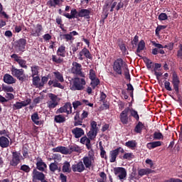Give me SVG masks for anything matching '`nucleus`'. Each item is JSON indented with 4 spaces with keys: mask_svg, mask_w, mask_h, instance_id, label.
<instances>
[{
    "mask_svg": "<svg viewBox=\"0 0 182 182\" xmlns=\"http://www.w3.org/2000/svg\"><path fill=\"white\" fill-rule=\"evenodd\" d=\"M56 114L54 117V122L55 123H65L66 122V117L62 114V113H66L67 117L69 114H72V104L70 102H66L63 107H60L55 112Z\"/></svg>",
    "mask_w": 182,
    "mask_h": 182,
    "instance_id": "f257e3e1",
    "label": "nucleus"
},
{
    "mask_svg": "<svg viewBox=\"0 0 182 182\" xmlns=\"http://www.w3.org/2000/svg\"><path fill=\"white\" fill-rule=\"evenodd\" d=\"M97 132H99V127H97V122H96V121H92L90 122V131L87 134L88 138L84 144L86 146L87 150H92L91 140H95V138L96 137V136H97Z\"/></svg>",
    "mask_w": 182,
    "mask_h": 182,
    "instance_id": "f03ea898",
    "label": "nucleus"
},
{
    "mask_svg": "<svg viewBox=\"0 0 182 182\" xmlns=\"http://www.w3.org/2000/svg\"><path fill=\"white\" fill-rule=\"evenodd\" d=\"M11 75L18 79L19 82L23 83L26 80H28V75H25V70L23 69H18L15 66L12 65L11 68Z\"/></svg>",
    "mask_w": 182,
    "mask_h": 182,
    "instance_id": "7ed1b4c3",
    "label": "nucleus"
},
{
    "mask_svg": "<svg viewBox=\"0 0 182 182\" xmlns=\"http://www.w3.org/2000/svg\"><path fill=\"white\" fill-rule=\"evenodd\" d=\"M54 76L55 77V80H50L48 81V85L53 86V87H58L59 89H63V85L60 84L59 82H63V75L59 72H54Z\"/></svg>",
    "mask_w": 182,
    "mask_h": 182,
    "instance_id": "20e7f679",
    "label": "nucleus"
},
{
    "mask_svg": "<svg viewBox=\"0 0 182 182\" xmlns=\"http://www.w3.org/2000/svg\"><path fill=\"white\" fill-rule=\"evenodd\" d=\"M86 85V80L78 77L73 78V85L70 87V90H83Z\"/></svg>",
    "mask_w": 182,
    "mask_h": 182,
    "instance_id": "39448f33",
    "label": "nucleus"
},
{
    "mask_svg": "<svg viewBox=\"0 0 182 182\" xmlns=\"http://www.w3.org/2000/svg\"><path fill=\"white\" fill-rule=\"evenodd\" d=\"M11 159H9V164L11 167H18V165L21 163L22 156L19 151H12Z\"/></svg>",
    "mask_w": 182,
    "mask_h": 182,
    "instance_id": "423d86ee",
    "label": "nucleus"
},
{
    "mask_svg": "<svg viewBox=\"0 0 182 182\" xmlns=\"http://www.w3.org/2000/svg\"><path fill=\"white\" fill-rule=\"evenodd\" d=\"M171 83L173 85V90H175L176 95H178L180 93V77L176 71L172 73V80Z\"/></svg>",
    "mask_w": 182,
    "mask_h": 182,
    "instance_id": "0eeeda50",
    "label": "nucleus"
},
{
    "mask_svg": "<svg viewBox=\"0 0 182 182\" xmlns=\"http://www.w3.org/2000/svg\"><path fill=\"white\" fill-rule=\"evenodd\" d=\"M71 73L76 75V76H80V77H85V73L82 72V65L77 62H73Z\"/></svg>",
    "mask_w": 182,
    "mask_h": 182,
    "instance_id": "6e6552de",
    "label": "nucleus"
},
{
    "mask_svg": "<svg viewBox=\"0 0 182 182\" xmlns=\"http://www.w3.org/2000/svg\"><path fill=\"white\" fill-rule=\"evenodd\" d=\"M123 59L122 58H117L114 62V64L112 65L113 70L117 75H122L123 72L122 69H123Z\"/></svg>",
    "mask_w": 182,
    "mask_h": 182,
    "instance_id": "1a4fd4ad",
    "label": "nucleus"
},
{
    "mask_svg": "<svg viewBox=\"0 0 182 182\" xmlns=\"http://www.w3.org/2000/svg\"><path fill=\"white\" fill-rule=\"evenodd\" d=\"M82 164L85 168L90 170V167L93 166V161H95V155L88 154V156H84L82 159Z\"/></svg>",
    "mask_w": 182,
    "mask_h": 182,
    "instance_id": "9d476101",
    "label": "nucleus"
},
{
    "mask_svg": "<svg viewBox=\"0 0 182 182\" xmlns=\"http://www.w3.org/2000/svg\"><path fill=\"white\" fill-rule=\"evenodd\" d=\"M11 59H14V62H16L23 69H28V65H26V60H23L22 57L18 55V54H13L11 55Z\"/></svg>",
    "mask_w": 182,
    "mask_h": 182,
    "instance_id": "9b49d317",
    "label": "nucleus"
},
{
    "mask_svg": "<svg viewBox=\"0 0 182 182\" xmlns=\"http://www.w3.org/2000/svg\"><path fill=\"white\" fill-rule=\"evenodd\" d=\"M32 178L33 182H38L43 181L44 178H46V176L43 172H41L40 171H38V169H33L32 172Z\"/></svg>",
    "mask_w": 182,
    "mask_h": 182,
    "instance_id": "f8f14e48",
    "label": "nucleus"
},
{
    "mask_svg": "<svg viewBox=\"0 0 182 182\" xmlns=\"http://www.w3.org/2000/svg\"><path fill=\"white\" fill-rule=\"evenodd\" d=\"M114 173L115 176H118L119 180L123 181L126 177H127V171L126 168L123 167H117L114 168Z\"/></svg>",
    "mask_w": 182,
    "mask_h": 182,
    "instance_id": "ddd939ff",
    "label": "nucleus"
},
{
    "mask_svg": "<svg viewBox=\"0 0 182 182\" xmlns=\"http://www.w3.org/2000/svg\"><path fill=\"white\" fill-rule=\"evenodd\" d=\"M48 97L50 100L47 102L48 108L55 109V107H56V106L59 105L58 103V95L53 93H50L48 94Z\"/></svg>",
    "mask_w": 182,
    "mask_h": 182,
    "instance_id": "4468645a",
    "label": "nucleus"
},
{
    "mask_svg": "<svg viewBox=\"0 0 182 182\" xmlns=\"http://www.w3.org/2000/svg\"><path fill=\"white\" fill-rule=\"evenodd\" d=\"M130 110V107H126L120 114H119V119L122 124H129V111Z\"/></svg>",
    "mask_w": 182,
    "mask_h": 182,
    "instance_id": "2eb2a0df",
    "label": "nucleus"
},
{
    "mask_svg": "<svg viewBox=\"0 0 182 182\" xmlns=\"http://www.w3.org/2000/svg\"><path fill=\"white\" fill-rule=\"evenodd\" d=\"M36 170H38V171L44 172L48 168V165L45 162H43V160L41 157L36 158Z\"/></svg>",
    "mask_w": 182,
    "mask_h": 182,
    "instance_id": "dca6fc26",
    "label": "nucleus"
},
{
    "mask_svg": "<svg viewBox=\"0 0 182 182\" xmlns=\"http://www.w3.org/2000/svg\"><path fill=\"white\" fill-rule=\"evenodd\" d=\"M71 168L74 173H83L86 168L82 161H78L77 164H73Z\"/></svg>",
    "mask_w": 182,
    "mask_h": 182,
    "instance_id": "f3484780",
    "label": "nucleus"
},
{
    "mask_svg": "<svg viewBox=\"0 0 182 182\" xmlns=\"http://www.w3.org/2000/svg\"><path fill=\"white\" fill-rule=\"evenodd\" d=\"M77 35H79V33H77L76 31H73L69 33L60 34V37L61 39H64L65 42H69L70 41H75V37L73 36H77Z\"/></svg>",
    "mask_w": 182,
    "mask_h": 182,
    "instance_id": "a211bd4d",
    "label": "nucleus"
},
{
    "mask_svg": "<svg viewBox=\"0 0 182 182\" xmlns=\"http://www.w3.org/2000/svg\"><path fill=\"white\" fill-rule=\"evenodd\" d=\"M26 46V39L20 38L15 42L14 48L18 49L19 52H23L25 50V47Z\"/></svg>",
    "mask_w": 182,
    "mask_h": 182,
    "instance_id": "6ab92c4d",
    "label": "nucleus"
},
{
    "mask_svg": "<svg viewBox=\"0 0 182 182\" xmlns=\"http://www.w3.org/2000/svg\"><path fill=\"white\" fill-rule=\"evenodd\" d=\"M90 14H92L91 9H82L78 11V18H85V19H90Z\"/></svg>",
    "mask_w": 182,
    "mask_h": 182,
    "instance_id": "aec40b11",
    "label": "nucleus"
},
{
    "mask_svg": "<svg viewBox=\"0 0 182 182\" xmlns=\"http://www.w3.org/2000/svg\"><path fill=\"white\" fill-rule=\"evenodd\" d=\"M83 55L87 58V59H92V54H90V51H89L86 48H84L81 51H80L78 54L79 60H83Z\"/></svg>",
    "mask_w": 182,
    "mask_h": 182,
    "instance_id": "412c9836",
    "label": "nucleus"
},
{
    "mask_svg": "<svg viewBox=\"0 0 182 182\" xmlns=\"http://www.w3.org/2000/svg\"><path fill=\"white\" fill-rule=\"evenodd\" d=\"M72 134L75 139H80L82 136H85V131L82 128L75 127L72 129Z\"/></svg>",
    "mask_w": 182,
    "mask_h": 182,
    "instance_id": "4be33fe9",
    "label": "nucleus"
},
{
    "mask_svg": "<svg viewBox=\"0 0 182 182\" xmlns=\"http://www.w3.org/2000/svg\"><path fill=\"white\" fill-rule=\"evenodd\" d=\"M3 80L4 83H6L7 85H14V83H16V79L14 78L11 74H5L4 75Z\"/></svg>",
    "mask_w": 182,
    "mask_h": 182,
    "instance_id": "5701e85b",
    "label": "nucleus"
},
{
    "mask_svg": "<svg viewBox=\"0 0 182 182\" xmlns=\"http://www.w3.org/2000/svg\"><path fill=\"white\" fill-rule=\"evenodd\" d=\"M43 32V26L42 24H37L36 27V31L32 30L31 36H41V33Z\"/></svg>",
    "mask_w": 182,
    "mask_h": 182,
    "instance_id": "b1692460",
    "label": "nucleus"
},
{
    "mask_svg": "<svg viewBox=\"0 0 182 182\" xmlns=\"http://www.w3.org/2000/svg\"><path fill=\"white\" fill-rule=\"evenodd\" d=\"M144 49H146V42H144V40H141L138 43L137 48H136V50L135 52L136 56H139V58H141V56L139 55V53Z\"/></svg>",
    "mask_w": 182,
    "mask_h": 182,
    "instance_id": "393cba45",
    "label": "nucleus"
},
{
    "mask_svg": "<svg viewBox=\"0 0 182 182\" xmlns=\"http://www.w3.org/2000/svg\"><path fill=\"white\" fill-rule=\"evenodd\" d=\"M0 147L2 149H6V147H9V139L6 136H0Z\"/></svg>",
    "mask_w": 182,
    "mask_h": 182,
    "instance_id": "a878e982",
    "label": "nucleus"
},
{
    "mask_svg": "<svg viewBox=\"0 0 182 182\" xmlns=\"http://www.w3.org/2000/svg\"><path fill=\"white\" fill-rule=\"evenodd\" d=\"M154 173V171L150 168H140L138 170V175L139 177H143V176H148V174H151Z\"/></svg>",
    "mask_w": 182,
    "mask_h": 182,
    "instance_id": "bb28decb",
    "label": "nucleus"
},
{
    "mask_svg": "<svg viewBox=\"0 0 182 182\" xmlns=\"http://www.w3.org/2000/svg\"><path fill=\"white\" fill-rule=\"evenodd\" d=\"M82 123H83V119L80 117V114L77 112L74 117V126H82Z\"/></svg>",
    "mask_w": 182,
    "mask_h": 182,
    "instance_id": "cd10ccee",
    "label": "nucleus"
},
{
    "mask_svg": "<svg viewBox=\"0 0 182 182\" xmlns=\"http://www.w3.org/2000/svg\"><path fill=\"white\" fill-rule=\"evenodd\" d=\"M117 156H119V149H114L109 152V161L110 163H114L116 161V159H117Z\"/></svg>",
    "mask_w": 182,
    "mask_h": 182,
    "instance_id": "c85d7f7f",
    "label": "nucleus"
},
{
    "mask_svg": "<svg viewBox=\"0 0 182 182\" xmlns=\"http://www.w3.org/2000/svg\"><path fill=\"white\" fill-rule=\"evenodd\" d=\"M61 2H63V0H49L47 4L50 8H56L60 6Z\"/></svg>",
    "mask_w": 182,
    "mask_h": 182,
    "instance_id": "c756f323",
    "label": "nucleus"
},
{
    "mask_svg": "<svg viewBox=\"0 0 182 182\" xmlns=\"http://www.w3.org/2000/svg\"><path fill=\"white\" fill-rule=\"evenodd\" d=\"M160 146H161V141H160L149 142L146 144V147H147V149H149V150L156 149V147H160Z\"/></svg>",
    "mask_w": 182,
    "mask_h": 182,
    "instance_id": "7c9ffc66",
    "label": "nucleus"
},
{
    "mask_svg": "<svg viewBox=\"0 0 182 182\" xmlns=\"http://www.w3.org/2000/svg\"><path fill=\"white\" fill-rule=\"evenodd\" d=\"M143 129H144V124L141 122H138L137 124L135 126L134 131L135 133L141 134V132H143Z\"/></svg>",
    "mask_w": 182,
    "mask_h": 182,
    "instance_id": "2f4dec72",
    "label": "nucleus"
},
{
    "mask_svg": "<svg viewBox=\"0 0 182 182\" xmlns=\"http://www.w3.org/2000/svg\"><path fill=\"white\" fill-rule=\"evenodd\" d=\"M58 56H61L62 58H65L66 56V47L65 46H60L57 50Z\"/></svg>",
    "mask_w": 182,
    "mask_h": 182,
    "instance_id": "473e14b6",
    "label": "nucleus"
},
{
    "mask_svg": "<svg viewBox=\"0 0 182 182\" xmlns=\"http://www.w3.org/2000/svg\"><path fill=\"white\" fill-rule=\"evenodd\" d=\"M126 147L134 150L137 147V141L136 140L128 141L125 143Z\"/></svg>",
    "mask_w": 182,
    "mask_h": 182,
    "instance_id": "72a5a7b5",
    "label": "nucleus"
},
{
    "mask_svg": "<svg viewBox=\"0 0 182 182\" xmlns=\"http://www.w3.org/2000/svg\"><path fill=\"white\" fill-rule=\"evenodd\" d=\"M31 77H33V76H38L39 75V69H41V67L38 65H34L31 67Z\"/></svg>",
    "mask_w": 182,
    "mask_h": 182,
    "instance_id": "f704fd0d",
    "label": "nucleus"
},
{
    "mask_svg": "<svg viewBox=\"0 0 182 182\" xmlns=\"http://www.w3.org/2000/svg\"><path fill=\"white\" fill-rule=\"evenodd\" d=\"M39 119V114H38V112H35L31 115V120L34 123V124H36V126H39V124H41Z\"/></svg>",
    "mask_w": 182,
    "mask_h": 182,
    "instance_id": "c9c22d12",
    "label": "nucleus"
},
{
    "mask_svg": "<svg viewBox=\"0 0 182 182\" xmlns=\"http://www.w3.org/2000/svg\"><path fill=\"white\" fill-rule=\"evenodd\" d=\"M129 113H130V116H132V117H134V119H135L136 122H139V120H140V116H139V113L133 108H129Z\"/></svg>",
    "mask_w": 182,
    "mask_h": 182,
    "instance_id": "e433bc0d",
    "label": "nucleus"
},
{
    "mask_svg": "<svg viewBox=\"0 0 182 182\" xmlns=\"http://www.w3.org/2000/svg\"><path fill=\"white\" fill-rule=\"evenodd\" d=\"M70 163L65 161L63 166V173H71Z\"/></svg>",
    "mask_w": 182,
    "mask_h": 182,
    "instance_id": "4c0bfd02",
    "label": "nucleus"
},
{
    "mask_svg": "<svg viewBox=\"0 0 182 182\" xmlns=\"http://www.w3.org/2000/svg\"><path fill=\"white\" fill-rule=\"evenodd\" d=\"M99 146L101 159H107V156H106V151L105 150V148H103V146L102 145V141L99 143Z\"/></svg>",
    "mask_w": 182,
    "mask_h": 182,
    "instance_id": "58836bf2",
    "label": "nucleus"
},
{
    "mask_svg": "<svg viewBox=\"0 0 182 182\" xmlns=\"http://www.w3.org/2000/svg\"><path fill=\"white\" fill-rule=\"evenodd\" d=\"M144 62L146 64L147 69H151V68H153V61L149 58L146 57L144 58Z\"/></svg>",
    "mask_w": 182,
    "mask_h": 182,
    "instance_id": "ea45409f",
    "label": "nucleus"
},
{
    "mask_svg": "<svg viewBox=\"0 0 182 182\" xmlns=\"http://www.w3.org/2000/svg\"><path fill=\"white\" fill-rule=\"evenodd\" d=\"M68 150L70 154L71 153H73V151H77V153H79V151H80V148L77 145H71L69 146Z\"/></svg>",
    "mask_w": 182,
    "mask_h": 182,
    "instance_id": "a19ab883",
    "label": "nucleus"
},
{
    "mask_svg": "<svg viewBox=\"0 0 182 182\" xmlns=\"http://www.w3.org/2000/svg\"><path fill=\"white\" fill-rule=\"evenodd\" d=\"M99 85H100V80L99 78L91 80L90 86H92V89H96V87L99 86Z\"/></svg>",
    "mask_w": 182,
    "mask_h": 182,
    "instance_id": "79ce46f5",
    "label": "nucleus"
},
{
    "mask_svg": "<svg viewBox=\"0 0 182 182\" xmlns=\"http://www.w3.org/2000/svg\"><path fill=\"white\" fill-rule=\"evenodd\" d=\"M52 60L54 63H57V65H60V63H63V58H58V56L53 55H52Z\"/></svg>",
    "mask_w": 182,
    "mask_h": 182,
    "instance_id": "37998d69",
    "label": "nucleus"
},
{
    "mask_svg": "<svg viewBox=\"0 0 182 182\" xmlns=\"http://www.w3.org/2000/svg\"><path fill=\"white\" fill-rule=\"evenodd\" d=\"M20 170L21 171H23V173H30L31 171V167L28 165L23 164V165H21Z\"/></svg>",
    "mask_w": 182,
    "mask_h": 182,
    "instance_id": "c03bdc74",
    "label": "nucleus"
},
{
    "mask_svg": "<svg viewBox=\"0 0 182 182\" xmlns=\"http://www.w3.org/2000/svg\"><path fill=\"white\" fill-rule=\"evenodd\" d=\"M2 90H4L6 93H12L14 92V87L9 85H3Z\"/></svg>",
    "mask_w": 182,
    "mask_h": 182,
    "instance_id": "a18cd8bd",
    "label": "nucleus"
},
{
    "mask_svg": "<svg viewBox=\"0 0 182 182\" xmlns=\"http://www.w3.org/2000/svg\"><path fill=\"white\" fill-rule=\"evenodd\" d=\"M49 168H50V171H51L53 173H55V171H56L58 168V162H56L55 161L54 163H51L49 165Z\"/></svg>",
    "mask_w": 182,
    "mask_h": 182,
    "instance_id": "49530a36",
    "label": "nucleus"
},
{
    "mask_svg": "<svg viewBox=\"0 0 182 182\" xmlns=\"http://www.w3.org/2000/svg\"><path fill=\"white\" fill-rule=\"evenodd\" d=\"M23 107V104L22 102H16L15 104L13 105V109L14 110H19Z\"/></svg>",
    "mask_w": 182,
    "mask_h": 182,
    "instance_id": "de8ad7c7",
    "label": "nucleus"
},
{
    "mask_svg": "<svg viewBox=\"0 0 182 182\" xmlns=\"http://www.w3.org/2000/svg\"><path fill=\"white\" fill-rule=\"evenodd\" d=\"M22 154L24 159H29V149L26 146L23 147Z\"/></svg>",
    "mask_w": 182,
    "mask_h": 182,
    "instance_id": "09e8293b",
    "label": "nucleus"
},
{
    "mask_svg": "<svg viewBox=\"0 0 182 182\" xmlns=\"http://www.w3.org/2000/svg\"><path fill=\"white\" fill-rule=\"evenodd\" d=\"M164 136H163V134L161 132H155L154 133V140H161V139H164Z\"/></svg>",
    "mask_w": 182,
    "mask_h": 182,
    "instance_id": "8fccbe9b",
    "label": "nucleus"
},
{
    "mask_svg": "<svg viewBox=\"0 0 182 182\" xmlns=\"http://www.w3.org/2000/svg\"><path fill=\"white\" fill-rule=\"evenodd\" d=\"M119 47L120 48V50L122 52L123 55H129V51L127 50L126 45H124V43L119 44Z\"/></svg>",
    "mask_w": 182,
    "mask_h": 182,
    "instance_id": "3c124183",
    "label": "nucleus"
},
{
    "mask_svg": "<svg viewBox=\"0 0 182 182\" xmlns=\"http://www.w3.org/2000/svg\"><path fill=\"white\" fill-rule=\"evenodd\" d=\"M79 12L77 11V10H76V9H73L70 11L71 18L75 19V18H79V16H77Z\"/></svg>",
    "mask_w": 182,
    "mask_h": 182,
    "instance_id": "603ef678",
    "label": "nucleus"
},
{
    "mask_svg": "<svg viewBox=\"0 0 182 182\" xmlns=\"http://www.w3.org/2000/svg\"><path fill=\"white\" fill-rule=\"evenodd\" d=\"M33 77V85L34 86H39V82H41V77L38 75H35Z\"/></svg>",
    "mask_w": 182,
    "mask_h": 182,
    "instance_id": "864d4df0",
    "label": "nucleus"
},
{
    "mask_svg": "<svg viewBox=\"0 0 182 182\" xmlns=\"http://www.w3.org/2000/svg\"><path fill=\"white\" fill-rule=\"evenodd\" d=\"M159 21H167L168 19V16L166 13H161L158 16Z\"/></svg>",
    "mask_w": 182,
    "mask_h": 182,
    "instance_id": "5fc2aeb1",
    "label": "nucleus"
},
{
    "mask_svg": "<svg viewBox=\"0 0 182 182\" xmlns=\"http://www.w3.org/2000/svg\"><path fill=\"white\" fill-rule=\"evenodd\" d=\"M89 77L90 80H94V79H96V72L95 71V70H90Z\"/></svg>",
    "mask_w": 182,
    "mask_h": 182,
    "instance_id": "6e6d98bb",
    "label": "nucleus"
},
{
    "mask_svg": "<svg viewBox=\"0 0 182 182\" xmlns=\"http://www.w3.org/2000/svg\"><path fill=\"white\" fill-rule=\"evenodd\" d=\"M124 75L127 80H129V82L132 80V78L130 77V71L129 70L128 68H126Z\"/></svg>",
    "mask_w": 182,
    "mask_h": 182,
    "instance_id": "4d7b16f0",
    "label": "nucleus"
},
{
    "mask_svg": "<svg viewBox=\"0 0 182 182\" xmlns=\"http://www.w3.org/2000/svg\"><path fill=\"white\" fill-rule=\"evenodd\" d=\"M166 28H167V26H161V25L158 26L155 30L156 35H159L160 33V31H163V29H166Z\"/></svg>",
    "mask_w": 182,
    "mask_h": 182,
    "instance_id": "13d9d810",
    "label": "nucleus"
},
{
    "mask_svg": "<svg viewBox=\"0 0 182 182\" xmlns=\"http://www.w3.org/2000/svg\"><path fill=\"white\" fill-rule=\"evenodd\" d=\"M124 160H131L133 159V154L132 153H125L123 156Z\"/></svg>",
    "mask_w": 182,
    "mask_h": 182,
    "instance_id": "bf43d9fd",
    "label": "nucleus"
},
{
    "mask_svg": "<svg viewBox=\"0 0 182 182\" xmlns=\"http://www.w3.org/2000/svg\"><path fill=\"white\" fill-rule=\"evenodd\" d=\"M170 82L168 81H165L164 82V87L166 90H168V92H171L173 90V88H171V86H170Z\"/></svg>",
    "mask_w": 182,
    "mask_h": 182,
    "instance_id": "052dcab7",
    "label": "nucleus"
},
{
    "mask_svg": "<svg viewBox=\"0 0 182 182\" xmlns=\"http://www.w3.org/2000/svg\"><path fill=\"white\" fill-rule=\"evenodd\" d=\"M49 78L46 76L42 77L41 82L39 84V86L42 87L44 86L45 84L48 83V80Z\"/></svg>",
    "mask_w": 182,
    "mask_h": 182,
    "instance_id": "680f3d73",
    "label": "nucleus"
},
{
    "mask_svg": "<svg viewBox=\"0 0 182 182\" xmlns=\"http://www.w3.org/2000/svg\"><path fill=\"white\" fill-rule=\"evenodd\" d=\"M82 105H83L82 102L77 100L73 102V107H74L75 110H76V109H77L79 106H82Z\"/></svg>",
    "mask_w": 182,
    "mask_h": 182,
    "instance_id": "e2e57ef3",
    "label": "nucleus"
},
{
    "mask_svg": "<svg viewBox=\"0 0 182 182\" xmlns=\"http://www.w3.org/2000/svg\"><path fill=\"white\" fill-rule=\"evenodd\" d=\"M60 153L61 154H70L69 149L65 146H61Z\"/></svg>",
    "mask_w": 182,
    "mask_h": 182,
    "instance_id": "0e129e2a",
    "label": "nucleus"
},
{
    "mask_svg": "<svg viewBox=\"0 0 182 182\" xmlns=\"http://www.w3.org/2000/svg\"><path fill=\"white\" fill-rule=\"evenodd\" d=\"M106 97H107V95L104 92H102L100 93V102H106Z\"/></svg>",
    "mask_w": 182,
    "mask_h": 182,
    "instance_id": "69168bd1",
    "label": "nucleus"
},
{
    "mask_svg": "<svg viewBox=\"0 0 182 182\" xmlns=\"http://www.w3.org/2000/svg\"><path fill=\"white\" fill-rule=\"evenodd\" d=\"M138 43H139V36L136 35L134 37L133 41H131V44L132 45H137Z\"/></svg>",
    "mask_w": 182,
    "mask_h": 182,
    "instance_id": "338daca9",
    "label": "nucleus"
},
{
    "mask_svg": "<svg viewBox=\"0 0 182 182\" xmlns=\"http://www.w3.org/2000/svg\"><path fill=\"white\" fill-rule=\"evenodd\" d=\"M177 58H182V44L179 45V50L177 51Z\"/></svg>",
    "mask_w": 182,
    "mask_h": 182,
    "instance_id": "774afa93",
    "label": "nucleus"
}]
</instances>
